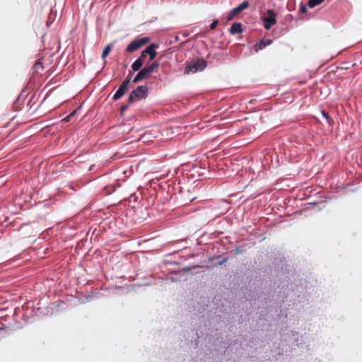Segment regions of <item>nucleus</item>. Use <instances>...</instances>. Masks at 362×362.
<instances>
[{"mask_svg":"<svg viewBox=\"0 0 362 362\" xmlns=\"http://www.w3.org/2000/svg\"><path fill=\"white\" fill-rule=\"evenodd\" d=\"M206 62L204 59L192 60L187 63L185 74H195L197 71H203L206 66Z\"/></svg>","mask_w":362,"mask_h":362,"instance_id":"obj_1","label":"nucleus"},{"mask_svg":"<svg viewBox=\"0 0 362 362\" xmlns=\"http://www.w3.org/2000/svg\"><path fill=\"white\" fill-rule=\"evenodd\" d=\"M148 94V87L146 86H139L134 90L129 95V103H134L137 100L145 98Z\"/></svg>","mask_w":362,"mask_h":362,"instance_id":"obj_2","label":"nucleus"},{"mask_svg":"<svg viewBox=\"0 0 362 362\" xmlns=\"http://www.w3.org/2000/svg\"><path fill=\"white\" fill-rule=\"evenodd\" d=\"M149 41L150 39L147 37L136 39L129 44L126 48V51L129 53L134 52L140 49L144 45H146Z\"/></svg>","mask_w":362,"mask_h":362,"instance_id":"obj_3","label":"nucleus"},{"mask_svg":"<svg viewBox=\"0 0 362 362\" xmlns=\"http://www.w3.org/2000/svg\"><path fill=\"white\" fill-rule=\"evenodd\" d=\"M269 16L264 17L263 18L264 25V27L267 30H269L271 27L276 24V13L274 10H268L267 11Z\"/></svg>","mask_w":362,"mask_h":362,"instance_id":"obj_4","label":"nucleus"},{"mask_svg":"<svg viewBox=\"0 0 362 362\" xmlns=\"http://www.w3.org/2000/svg\"><path fill=\"white\" fill-rule=\"evenodd\" d=\"M129 83H130L129 78H126L122 82V83L119 87L118 90L116 91V93H115V95L113 96L114 100H117L124 95V93H126V90L129 85Z\"/></svg>","mask_w":362,"mask_h":362,"instance_id":"obj_5","label":"nucleus"},{"mask_svg":"<svg viewBox=\"0 0 362 362\" xmlns=\"http://www.w3.org/2000/svg\"><path fill=\"white\" fill-rule=\"evenodd\" d=\"M150 76H151V74L148 72V71L146 69V68L144 67L139 71V73L134 78L132 81L134 83H137L140 81L148 78Z\"/></svg>","mask_w":362,"mask_h":362,"instance_id":"obj_6","label":"nucleus"},{"mask_svg":"<svg viewBox=\"0 0 362 362\" xmlns=\"http://www.w3.org/2000/svg\"><path fill=\"white\" fill-rule=\"evenodd\" d=\"M272 43V40L270 39H263L259 43L255 45V50L257 52L259 50H261L266 47L267 46L271 45Z\"/></svg>","mask_w":362,"mask_h":362,"instance_id":"obj_7","label":"nucleus"},{"mask_svg":"<svg viewBox=\"0 0 362 362\" xmlns=\"http://www.w3.org/2000/svg\"><path fill=\"white\" fill-rule=\"evenodd\" d=\"M156 45L151 44L144 49V53L150 56V60H153L156 57V52L155 51Z\"/></svg>","mask_w":362,"mask_h":362,"instance_id":"obj_8","label":"nucleus"},{"mask_svg":"<svg viewBox=\"0 0 362 362\" xmlns=\"http://www.w3.org/2000/svg\"><path fill=\"white\" fill-rule=\"evenodd\" d=\"M242 32H243L242 25L240 23H234L230 28V33L232 35L240 34V33H242Z\"/></svg>","mask_w":362,"mask_h":362,"instance_id":"obj_9","label":"nucleus"},{"mask_svg":"<svg viewBox=\"0 0 362 362\" xmlns=\"http://www.w3.org/2000/svg\"><path fill=\"white\" fill-rule=\"evenodd\" d=\"M248 6H249L248 1H243L238 6L233 8V14L238 15V13L242 12L243 10L246 9Z\"/></svg>","mask_w":362,"mask_h":362,"instance_id":"obj_10","label":"nucleus"},{"mask_svg":"<svg viewBox=\"0 0 362 362\" xmlns=\"http://www.w3.org/2000/svg\"><path fill=\"white\" fill-rule=\"evenodd\" d=\"M33 70L35 73L41 74L43 70L44 67L42 66V62L41 59L37 60L35 64L33 66Z\"/></svg>","mask_w":362,"mask_h":362,"instance_id":"obj_11","label":"nucleus"},{"mask_svg":"<svg viewBox=\"0 0 362 362\" xmlns=\"http://www.w3.org/2000/svg\"><path fill=\"white\" fill-rule=\"evenodd\" d=\"M144 64V62L141 61V59H137L132 65V69L133 71H139Z\"/></svg>","mask_w":362,"mask_h":362,"instance_id":"obj_12","label":"nucleus"},{"mask_svg":"<svg viewBox=\"0 0 362 362\" xmlns=\"http://www.w3.org/2000/svg\"><path fill=\"white\" fill-rule=\"evenodd\" d=\"M158 66H159V63L155 62L145 67L148 71V72L151 74L154 71H156L158 68Z\"/></svg>","mask_w":362,"mask_h":362,"instance_id":"obj_13","label":"nucleus"},{"mask_svg":"<svg viewBox=\"0 0 362 362\" xmlns=\"http://www.w3.org/2000/svg\"><path fill=\"white\" fill-rule=\"evenodd\" d=\"M112 47L111 45H107L105 47V49L103 51L102 55H101V57L103 59H105V58L109 55L110 51L112 50Z\"/></svg>","mask_w":362,"mask_h":362,"instance_id":"obj_14","label":"nucleus"},{"mask_svg":"<svg viewBox=\"0 0 362 362\" xmlns=\"http://www.w3.org/2000/svg\"><path fill=\"white\" fill-rule=\"evenodd\" d=\"M325 0H309L308 2V6L310 8H313L317 5L320 4L322 3Z\"/></svg>","mask_w":362,"mask_h":362,"instance_id":"obj_15","label":"nucleus"},{"mask_svg":"<svg viewBox=\"0 0 362 362\" xmlns=\"http://www.w3.org/2000/svg\"><path fill=\"white\" fill-rule=\"evenodd\" d=\"M77 112V110H75L74 111H73L71 113H70L68 116H66V117H64L62 121H65V122H69L70 121V119H71L72 117H74L76 113Z\"/></svg>","mask_w":362,"mask_h":362,"instance_id":"obj_16","label":"nucleus"},{"mask_svg":"<svg viewBox=\"0 0 362 362\" xmlns=\"http://www.w3.org/2000/svg\"><path fill=\"white\" fill-rule=\"evenodd\" d=\"M218 23V20H215V21H214L211 23V25H210V28H211V30L215 29V28H216V26H217Z\"/></svg>","mask_w":362,"mask_h":362,"instance_id":"obj_17","label":"nucleus"},{"mask_svg":"<svg viewBox=\"0 0 362 362\" xmlns=\"http://www.w3.org/2000/svg\"><path fill=\"white\" fill-rule=\"evenodd\" d=\"M147 55H148L147 54L144 53V50L141 52V53L138 59H141V61H143L144 62V59L146 58V57Z\"/></svg>","mask_w":362,"mask_h":362,"instance_id":"obj_18","label":"nucleus"},{"mask_svg":"<svg viewBox=\"0 0 362 362\" xmlns=\"http://www.w3.org/2000/svg\"><path fill=\"white\" fill-rule=\"evenodd\" d=\"M236 16V14H233V9L230 11L228 16L227 18V21H230L233 18Z\"/></svg>","mask_w":362,"mask_h":362,"instance_id":"obj_19","label":"nucleus"},{"mask_svg":"<svg viewBox=\"0 0 362 362\" xmlns=\"http://www.w3.org/2000/svg\"><path fill=\"white\" fill-rule=\"evenodd\" d=\"M322 115H323V116H324V117H325V118L329 121V119H330V117H329V115L328 112H325V111H322Z\"/></svg>","mask_w":362,"mask_h":362,"instance_id":"obj_20","label":"nucleus"},{"mask_svg":"<svg viewBox=\"0 0 362 362\" xmlns=\"http://www.w3.org/2000/svg\"><path fill=\"white\" fill-rule=\"evenodd\" d=\"M127 108V105H123L121 107L120 111L121 113H123Z\"/></svg>","mask_w":362,"mask_h":362,"instance_id":"obj_21","label":"nucleus"},{"mask_svg":"<svg viewBox=\"0 0 362 362\" xmlns=\"http://www.w3.org/2000/svg\"><path fill=\"white\" fill-rule=\"evenodd\" d=\"M300 11H301L302 12H305V11H306V8H305L304 6H302L300 7Z\"/></svg>","mask_w":362,"mask_h":362,"instance_id":"obj_22","label":"nucleus"},{"mask_svg":"<svg viewBox=\"0 0 362 362\" xmlns=\"http://www.w3.org/2000/svg\"><path fill=\"white\" fill-rule=\"evenodd\" d=\"M132 72L129 71V74H128V76H127V77L126 78H129L131 79L132 78Z\"/></svg>","mask_w":362,"mask_h":362,"instance_id":"obj_23","label":"nucleus"}]
</instances>
